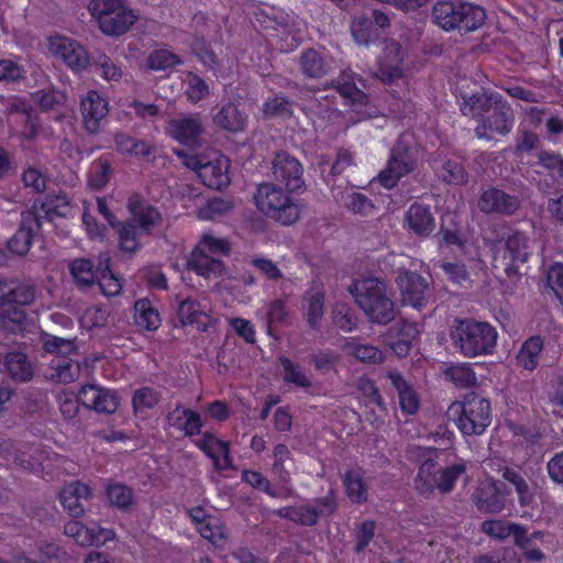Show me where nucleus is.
I'll use <instances>...</instances> for the list:
<instances>
[{
  "instance_id": "a19ab883",
  "label": "nucleus",
  "mask_w": 563,
  "mask_h": 563,
  "mask_svg": "<svg viewBox=\"0 0 563 563\" xmlns=\"http://www.w3.org/2000/svg\"><path fill=\"white\" fill-rule=\"evenodd\" d=\"M34 102H36L43 111L53 110L56 106L62 104L66 100V95L56 89H42L32 93Z\"/></svg>"
},
{
  "instance_id": "c03bdc74",
  "label": "nucleus",
  "mask_w": 563,
  "mask_h": 563,
  "mask_svg": "<svg viewBox=\"0 0 563 563\" xmlns=\"http://www.w3.org/2000/svg\"><path fill=\"white\" fill-rule=\"evenodd\" d=\"M279 363L284 369V380L297 386L308 388L311 386L309 378L301 372L300 367L294 364L289 358L282 356Z\"/></svg>"
},
{
  "instance_id": "4d7b16f0",
  "label": "nucleus",
  "mask_w": 563,
  "mask_h": 563,
  "mask_svg": "<svg viewBox=\"0 0 563 563\" xmlns=\"http://www.w3.org/2000/svg\"><path fill=\"white\" fill-rule=\"evenodd\" d=\"M44 350L48 353H57L58 356H65L76 351V345L74 340L49 335L44 341Z\"/></svg>"
},
{
  "instance_id": "ddd939ff",
  "label": "nucleus",
  "mask_w": 563,
  "mask_h": 563,
  "mask_svg": "<svg viewBox=\"0 0 563 563\" xmlns=\"http://www.w3.org/2000/svg\"><path fill=\"white\" fill-rule=\"evenodd\" d=\"M419 333L418 323L401 320L391 325L387 332L383 334V340L397 356L405 357L409 354L412 342L417 339Z\"/></svg>"
},
{
  "instance_id": "f8f14e48",
  "label": "nucleus",
  "mask_w": 563,
  "mask_h": 563,
  "mask_svg": "<svg viewBox=\"0 0 563 563\" xmlns=\"http://www.w3.org/2000/svg\"><path fill=\"white\" fill-rule=\"evenodd\" d=\"M477 207L486 214L512 216L520 209L521 200L517 195L490 187L481 194Z\"/></svg>"
},
{
  "instance_id": "5fc2aeb1",
  "label": "nucleus",
  "mask_w": 563,
  "mask_h": 563,
  "mask_svg": "<svg viewBox=\"0 0 563 563\" xmlns=\"http://www.w3.org/2000/svg\"><path fill=\"white\" fill-rule=\"evenodd\" d=\"M291 104L288 98L276 96L264 104V113L267 117H290Z\"/></svg>"
},
{
  "instance_id": "4c0bfd02",
  "label": "nucleus",
  "mask_w": 563,
  "mask_h": 563,
  "mask_svg": "<svg viewBox=\"0 0 563 563\" xmlns=\"http://www.w3.org/2000/svg\"><path fill=\"white\" fill-rule=\"evenodd\" d=\"M117 233L119 246L122 251L134 254L139 250L137 229L134 222H125L123 225H119Z\"/></svg>"
},
{
  "instance_id": "9d476101",
  "label": "nucleus",
  "mask_w": 563,
  "mask_h": 563,
  "mask_svg": "<svg viewBox=\"0 0 563 563\" xmlns=\"http://www.w3.org/2000/svg\"><path fill=\"white\" fill-rule=\"evenodd\" d=\"M303 168L300 162L286 151H278L272 161L274 179L283 184L289 192H300L305 189Z\"/></svg>"
},
{
  "instance_id": "bb28decb",
  "label": "nucleus",
  "mask_w": 563,
  "mask_h": 563,
  "mask_svg": "<svg viewBox=\"0 0 563 563\" xmlns=\"http://www.w3.org/2000/svg\"><path fill=\"white\" fill-rule=\"evenodd\" d=\"M177 316L181 327L187 324L196 325L200 331H207V322L202 319L209 317L201 310L200 303L191 298H186L179 302Z\"/></svg>"
},
{
  "instance_id": "de8ad7c7",
  "label": "nucleus",
  "mask_w": 563,
  "mask_h": 563,
  "mask_svg": "<svg viewBox=\"0 0 563 563\" xmlns=\"http://www.w3.org/2000/svg\"><path fill=\"white\" fill-rule=\"evenodd\" d=\"M464 464H454L442 470L439 477H437V487L444 494L450 493L456 479L465 472Z\"/></svg>"
},
{
  "instance_id": "603ef678",
  "label": "nucleus",
  "mask_w": 563,
  "mask_h": 563,
  "mask_svg": "<svg viewBox=\"0 0 563 563\" xmlns=\"http://www.w3.org/2000/svg\"><path fill=\"white\" fill-rule=\"evenodd\" d=\"M286 518H288L291 521L298 522L302 526H314L319 520L316 507L312 506L288 508Z\"/></svg>"
},
{
  "instance_id": "bf43d9fd",
  "label": "nucleus",
  "mask_w": 563,
  "mask_h": 563,
  "mask_svg": "<svg viewBox=\"0 0 563 563\" xmlns=\"http://www.w3.org/2000/svg\"><path fill=\"white\" fill-rule=\"evenodd\" d=\"M125 7L123 0H92L89 4V10L93 16L99 20L110 13L117 12L119 9Z\"/></svg>"
},
{
  "instance_id": "4be33fe9",
  "label": "nucleus",
  "mask_w": 563,
  "mask_h": 563,
  "mask_svg": "<svg viewBox=\"0 0 563 563\" xmlns=\"http://www.w3.org/2000/svg\"><path fill=\"white\" fill-rule=\"evenodd\" d=\"M80 375V366L66 356H55L45 374L47 379L58 384H69L76 380Z\"/></svg>"
},
{
  "instance_id": "49530a36",
  "label": "nucleus",
  "mask_w": 563,
  "mask_h": 563,
  "mask_svg": "<svg viewBox=\"0 0 563 563\" xmlns=\"http://www.w3.org/2000/svg\"><path fill=\"white\" fill-rule=\"evenodd\" d=\"M445 375L460 387H470L476 384L474 371L465 364L450 366L445 371Z\"/></svg>"
},
{
  "instance_id": "393cba45",
  "label": "nucleus",
  "mask_w": 563,
  "mask_h": 563,
  "mask_svg": "<svg viewBox=\"0 0 563 563\" xmlns=\"http://www.w3.org/2000/svg\"><path fill=\"white\" fill-rule=\"evenodd\" d=\"M187 267L203 277L221 275L225 268L224 263L221 260H218L196 247L187 262Z\"/></svg>"
},
{
  "instance_id": "13d9d810",
  "label": "nucleus",
  "mask_w": 563,
  "mask_h": 563,
  "mask_svg": "<svg viewBox=\"0 0 563 563\" xmlns=\"http://www.w3.org/2000/svg\"><path fill=\"white\" fill-rule=\"evenodd\" d=\"M547 285L549 289L555 295V297L563 305V265H552L547 275Z\"/></svg>"
},
{
  "instance_id": "f704fd0d",
  "label": "nucleus",
  "mask_w": 563,
  "mask_h": 563,
  "mask_svg": "<svg viewBox=\"0 0 563 563\" xmlns=\"http://www.w3.org/2000/svg\"><path fill=\"white\" fill-rule=\"evenodd\" d=\"M439 177L449 185L461 186L467 183L468 175L464 166L456 161H446L439 169Z\"/></svg>"
},
{
  "instance_id": "6ab92c4d",
  "label": "nucleus",
  "mask_w": 563,
  "mask_h": 563,
  "mask_svg": "<svg viewBox=\"0 0 563 563\" xmlns=\"http://www.w3.org/2000/svg\"><path fill=\"white\" fill-rule=\"evenodd\" d=\"M406 221L409 229L419 236H428L435 228L430 208L417 202L407 210Z\"/></svg>"
},
{
  "instance_id": "6e6d98bb",
  "label": "nucleus",
  "mask_w": 563,
  "mask_h": 563,
  "mask_svg": "<svg viewBox=\"0 0 563 563\" xmlns=\"http://www.w3.org/2000/svg\"><path fill=\"white\" fill-rule=\"evenodd\" d=\"M375 527L376 525L373 520H365L357 526L355 531L356 544L354 547V551L356 553L363 552L373 540L375 536Z\"/></svg>"
},
{
  "instance_id": "680f3d73",
  "label": "nucleus",
  "mask_w": 563,
  "mask_h": 563,
  "mask_svg": "<svg viewBox=\"0 0 563 563\" xmlns=\"http://www.w3.org/2000/svg\"><path fill=\"white\" fill-rule=\"evenodd\" d=\"M345 206L353 213L364 216L369 214L374 209V206L371 202V200L366 196L358 192H353L349 195L345 200Z\"/></svg>"
},
{
  "instance_id": "2f4dec72",
  "label": "nucleus",
  "mask_w": 563,
  "mask_h": 563,
  "mask_svg": "<svg viewBox=\"0 0 563 563\" xmlns=\"http://www.w3.org/2000/svg\"><path fill=\"white\" fill-rule=\"evenodd\" d=\"M37 202L36 213L43 211L42 219L53 221L54 217H65L68 209V199L65 195H47L43 200H35Z\"/></svg>"
},
{
  "instance_id": "6e6552de",
  "label": "nucleus",
  "mask_w": 563,
  "mask_h": 563,
  "mask_svg": "<svg viewBox=\"0 0 563 563\" xmlns=\"http://www.w3.org/2000/svg\"><path fill=\"white\" fill-rule=\"evenodd\" d=\"M417 151L409 136L402 134L391 148L387 166L378 175L379 183L387 189L394 188L399 179L417 167Z\"/></svg>"
},
{
  "instance_id": "f03ea898",
  "label": "nucleus",
  "mask_w": 563,
  "mask_h": 563,
  "mask_svg": "<svg viewBox=\"0 0 563 563\" xmlns=\"http://www.w3.org/2000/svg\"><path fill=\"white\" fill-rule=\"evenodd\" d=\"M37 295L30 280L0 279V330L16 333L24 329L26 312L21 308L31 305Z\"/></svg>"
},
{
  "instance_id": "338daca9",
  "label": "nucleus",
  "mask_w": 563,
  "mask_h": 563,
  "mask_svg": "<svg viewBox=\"0 0 563 563\" xmlns=\"http://www.w3.org/2000/svg\"><path fill=\"white\" fill-rule=\"evenodd\" d=\"M482 531L486 534L504 540L511 536V523H504L500 520H485L482 523Z\"/></svg>"
},
{
  "instance_id": "412c9836",
  "label": "nucleus",
  "mask_w": 563,
  "mask_h": 563,
  "mask_svg": "<svg viewBox=\"0 0 563 563\" xmlns=\"http://www.w3.org/2000/svg\"><path fill=\"white\" fill-rule=\"evenodd\" d=\"M4 368L8 375L18 383H27L34 376V368L26 354L9 352L4 356Z\"/></svg>"
},
{
  "instance_id": "dca6fc26",
  "label": "nucleus",
  "mask_w": 563,
  "mask_h": 563,
  "mask_svg": "<svg viewBox=\"0 0 563 563\" xmlns=\"http://www.w3.org/2000/svg\"><path fill=\"white\" fill-rule=\"evenodd\" d=\"M55 46V53L59 56L71 69L81 71L90 66L91 55H88L86 49L77 42L70 38H59Z\"/></svg>"
},
{
  "instance_id": "864d4df0",
  "label": "nucleus",
  "mask_w": 563,
  "mask_h": 563,
  "mask_svg": "<svg viewBox=\"0 0 563 563\" xmlns=\"http://www.w3.org/2000/svg\"><path fill=\"white\" fill-rule=\"evenodd\" d=\"M98 404L95 405L93 409L98 413L111 415L115 412L119 407L120 398L115 390L101 388Z\"/></svg>"
},
{
  "instance_id": "5701e85b",
  "label": "nucleus",
  "mask_w": 563,
  "mask_h": 563,
  "mask_svg": "<svg viewBox=\"0 0 563 563\" xmlns=\"http://www.w3.org/2000/svg\"><path fill=\"white\" fill-rule=\"evenodd\" d=\"M297 63L305 78L320 79L328 74L329 66L323 55L314 48L305 49Z\"/></svg>"
},
{
  "instance_id": "72a5a7b5",
  "label": "nucleus",
  "mask_w": 563,
  "mask_h": 563,
  "mask_svg": "<svg viewBox=\"0 0 563 563\" xmlns=\"http://www.w3.org/2000/svg\"><path fill=\"white\" fill-rule=\"evenodd\" d=\"M90 68L95 73H101L107 80H119L122 76L120 67H118L109 56L98 52L91 55Z\"/></svg>"
},
{
  "instance_id": "69168bd1",
  "label": "nucleus",
  "mask_w": 563,
  "mask_h": 563,
  "mask_svg": "<svg viewBox=\"0 0 563 563\" xmlns=\"http://www.w3.org/2000/svg\"><path fill=\"white\" fill-rule=\"evenodd\" d=\"M24 70L14 62L0 60V82L11 84L23 78Z\"/></svg>"
},
{
  "instance_id": "c9c22d12",
  "label": "nucleus",
  "mask_w": 563,
  "mask_h": 563,
  "mask_svg": "<svg viewBox=\"0 0 563 563\" xmlns=\"http://www.w3.org/2000/svg\"><path fill=\"white\" fill-rule=\"evenodd\" d=\"M352 34L357 43L366 45L377 37L372 19L365 15L354 19L352 24Z\"/></svg>"
},
{
  "instance_id": "a18cd8bd",
  "label": "nucleus",
  "mask_w": 563,
  "mask_h": 563,
  "mask_svg": "<svg viewBox=\"0 0 563 563\" xmlns=\"http://www.w3.org/2000/svg\"><path fill=\"white\" fill-rule=\"evenodd\" d=\"M158 401V393L148 387H143L134 393L132 405L136 413H142L147 409L154 408Z\"/></svg>"
},
{
  "instance_id": "052dcab7",
  "label": "nucleus",
  "mask_w": 563,
  "mask_h": 563,
  "mask_svg": "<svg viewBox=\"0 0 563 563\" xmlns=\"http://www.w3.org/2000/svg\"><path fill=\"white\" fill-rule=\"evenodd\" d=\"M336 90L343 98L347 99L352 106H363L366 102L367 96L353 82H339Z\"/></svg>"
},
{
  "instance_id": "a878e982",
  "label": "nucleus",
  "mask_w": 563,
  "mask_h": 563,
  "mask_svg": "<svg viewBox=\"0 0 563 563\" xmlns=\"http://www.w3.org/2000/svg\"><path fill=\"white\" fill-rule=\"evenodd\" d=\"M473 500L484 514H498L505 508L504 500L496 494L495 483H483L473 494Z\"/></svg>"
},
{
  "instance_id": "f3484780",
  "label": "nucleus",
  "mask_w": 563,
  "mask_h": 563,
  "mask_svg": "<svg viewBox=\"0 0 563 563\" xmlns=\"http://www.w3.org/2000/svg\"><path fill=\"white\" fill-rule=\"evenodd\" d=\"M213 123L229 133H239L245 129L246 115L242 113L235 102L222 104L212 118Z\"/></svg>"
},
{
  "instance_id": "39448f33",
  "label": "nucleus",
  "mask_w": 563,
  "mask_h": 563,
  "mask_svg": "<svg viewBox=\"0 0 563 563\" xmlns=\"http://www.w3.org/2000/svg\"><path fill=\"white\" fill-rule=\"evenodd\" d=\"M432 22L450 32L460 30L473 32L481 27L486 19L483 8L461 0H438L431 12Z\"/></svg>"
},
{
  "instance_id": "3c124183",
  "label": "nucleus",
  "mask_w": 563,
  "mask_h": 563,
  "mask_svg": "<svg viewBox=\"0 0 563 563\" xmlns=\"http://www.w3.org/2000/svg\"><path fill=\"white\" fill-rule=\"evenodd\" d=\"M196 249H200L209 255H228L231 251L230 244L223 239H217L205 234Z\"/></svg>"
},
{
  "instance_id": "7c9ffc66",
  "label": "nucleus",
  "mask_w": 563,
  "mask_h": 563,
  "mask_svg": "<svg viewBox=\"0 0 563 563\" xmlns=\"http://www.w3.org/2000/svg\"><path fill=\"white\" fill-rule=\"evenodd\" d=\"M543 347V340L541 336L529 338L521 346L517 362L525 369L533 371L539 363V355Z\"/></svg>"
},
{
  "instance_id": "8fccbe9b",
  "label": "nucleus",
  "mask_w": 563,
  "mask_h": 563,
  "mask_svg": "<svg viewBox=\"0 0 563 563\" xmlns=\"http://www.w3.org/2000/svg\"><path fill=\"white\" fill-rule=\"evenodd\" d=\"M107 496L113 506L121 509L129 508L133 499L132 490L122 484L110 485L107 489Z\"/></svg>"
},
{
  "instance_id": "cd10ccee",
  "label": "nucleus",
  "mask_w": 563,
  "mask_h": 563,
  "mask_svg": "<svg viewBox=\"0 0 563 563\" xmlns=\"http://www.w3.org/2000/svg\"><path fill=\"white\" fill-rule=\"evenodd\" d=\"M69 273L80 289L91 288L97 280L98 273L95 272V264L89 258H75L68 265Z\"/></svg>"
},
{
  "instance_id": "2eb2a0df",
  "label": "nucleus",
  "mask_w": 563,
  "mask_h": 563,
  "mask_svg": "<svg viewBox=\"0 0 563 563\" xmlns=\"http://www.w3.org/2000/svg\"><path fill=\"white\" fill-rule=\"evenodd\" d=\"M81 114L84 117L85 129L93 134L99 130V122L108 113V102L97 91H89L87 97L80 103Z\"/></svg>"
},
{
  "instance_id": "20e7f679",
  "label": "nucleus",
  "mask_w": 563,
  "mask_h": 563,
  "mask_svg": "<svg viewBox=\"0 0 563 563\" xmlns=\"http://www.w3.org/2000/svg\"><path fill=\"white\" fill-rule=\"evenodd\" d=\"M461 111L464 115H472L479 121H485L490 131L503 135L511 131L512 109L498 93H473L464 98Z\"/></svg>"
},
{
  "instance_id": "a211bd4d",
  "label": "nucleus",
  "mask_w": 563,
  "mask_h": 563,
  "mask_svg": "<svg viewBox=\"0 0 563 563\" xmlns=\"http://www.w3.org/2000/svg\"><path fill=\"white\" fill-rule=\"evenodd\" d=\"M90 495L89 486L77 481L66 485L60 490L59 499L71 517H79L85 512L81 500L88 499Z\"/></svg>"
},
{
  "instance_id": "423d86ee",
  "label": "nucleus",
  "mask_w": 563,
  "mask_h": 563,
  "mask_svg": "<svg viewBox=\"0 0 563 563\" xmlns=\"http://www.w3.org/2000/svg\"><path fill=\"white\" fill-rule=\"evenodd\" d=\"M254 199L261 212L283 225L294 224L300 218L299 205L276 184H260Z\"/></svg>"
},
{
  "instance_id": "37998d69",
  "label": "nucleus",
  "mask_w": 563,
  "mask_h": 563,
  "mask_svg": "<svg viewBox=\"0 0 563 563\" xmlns=\"http://www.w3.org/2000/svg\"><path fill=\"white\" fill-rule=\"evenodd\" d=\"M179 63V57L167 49H156L146 59L148 68L153 70H164Z\"/></svg>"
},
{
  "instance_id": "e2e57ef3",
  "label": "nucleus",
  "mask_w": 563,
  "mask_h": 563,
  "mask_svg": "<svg viewBox=\"0 0 563 563\" xmlns=\"http://www.w3.org/2000/svg\"><path fill=\"white\" fill-rule=\"evenodd\" d=\"M133 219L134 222L139 223L142 230L150 232L153 227L158 224L161 220V213L156 208L152 206H145V208L140 213L133 217Z\"/></svg>"
},
{
  "instance_id": "58836bf2",
  "label": "nucleus",
  "mask_w": 563,
  "mask_h": 563,
  "mask_svg": "<svg viewBox=\"0 0 563 563\" xmlns=\"http://www.w3.org/2000/svg\"><path fill=\"white\" fill-rule=\"evenodd\" d=\"M349 354L363 363L379 364L384 361V354L375 346L352 343L346 346Z\"/></svg>"
},
{
  "instance_id": "ea45409f",
  "label": "nucleus",
  "mask_w": 563,
  "mask_h": 563,
  "mask_svg": "<svg viewBox=\"0 0 563 563\" xmlns=\"http://www.w3.org/2000/svg\"><path fill=\"white\" fill-rule=\"evenodd\" d=\"M347 497L356 504L366 501L367 493L362 477L353 472H347L344 478Z\"/></svg>"
},
{
  "instance_id": "aec40b11",
  "label": "nucleus",
  "mask_w": 563,
  "mask_h": 563,
  "mask_svg": "<svg viewBox=\"0 0 563 563\" xmlns=\"http://www.w3.org/2000/svg\"><path fill=\"white\" fill-rule=\"evenodd\" d=\"M136 16L133 11L123 7L110 15H106L98 20L100 30L107 35L119 36L124 34L132 24H134Z\"/></svg>"
},
{
  "instance_id": "0eeeda50",
  "label": "nucleus",
  "mask_w": 563,
  "mask_h": 563,
  "mask_svg": "<svg viewBox=\"0 0 563 563\" xmlns=\"http://www.w3.org/2000/svg\"><path fill=\"white\" fill-rule=\"evenodd\" d=\"M449 413L457 416L455 423L464 435H479L490 423V402L474 391L466 393L461 401H454Z\"/></svg>"
},
{
  "instance_id": "4468645a",
  "label": "nucleus",
  "mask_w": 563,
  "mask_h": 563,
  "mask_svg": "<svg viewBox=\"0 0 563 563\" xmlns=\"http://www.w3.org/2000/svg\"><path fill=\"white\" fill-rule=\"evenodd\" d=\"M505 258H509L505 273L508 277L519 275V263H526L530 256L528 238L523 233L515 231L505 240Z\"/></svg>"
},
{
  "instance_id": "09e8293b",
  "label": "nucleus",
  "mask_w": 563,
  "mask_h": 563,
  "mask_svg": "<svg viewBox=\"0 0 563 563\" xmlns=\"http://www.w3.org/2000/svg\"><path fill=\"white\" fill-rule=\"evenodd\" d=\"M231 208L232 205L230 201L221 198H213L208 200V202L199 209L198 216L203 220H214L216 218L229 212Z\"/></svg>"
},
{
  "instance_id": "e433bc0d",
  "label": "nucleus",
  "mask_w": 563,
  "mask_h": 563,
  "mask_svg": "<svg viewBox=\"0 0 563 563\" xmlns=\"http://www.w3.org/2000/svg\"><path fill=\"white\" fill-rule=\"evenodd\" d=\"M112 173L111 164L103 158L97 159L89 174V186L95 190H100L109 183Z\"/></svg>"
},
{
  "instance_id": "b1692460",
  "label": "nucleus",
  "mask_w": 563,
  "mask_h": 563,
  "mask_svg": "<svg viewBox=\"0 0 563 563\" xmlns=\"http://www.w3.org/2000/svg\"><path fill=\"white\" fill-rule=\"evenodd\" d=\"M202 132L198 115H189L170 121V134L183 144L194 143Z\"/></svg>"
},
{
  "instance_id": "c756f323",
  "label": "nucleus",
  "mask_w": 563,
  "mask_h": 563,
  "mask_svg": "<svg viewBox=\"0 0 563 563\" xmlns=\"http://www.w3.org/2000/svg\"><path fill=\"white\" fill-rule=\"evenodd\" d=\"M134 323L146 331L156 330L161 324L159 313L153 308L147 298H142L134 303Z\"/></svg>"
},
{
  "instance_id": "1a4fd4ad",
  "label": "nucleus",
  "mask_w": 563,
  "mask_h": 563,
  "mask_svg": "<svg viewBox=\"0 0 563 563\" xmlns=\"http://www.w3.org/2000/svg\"><path fill=\"white\" fill-rule=\"evenodd\" d=\"M400 302L422 310L429 303L432 291L428 280L416 272L400 271L396 277Z\"/></svg>"
},
{
  "instance_id": "774afa93",
  "label": "nucleus",
  "mask_w": 563,
  "mask_h": 563,
  "mask_svg": "<svg viewBox=\"0 0 563 563\" xmlns=\"http://www.w3.org/2000/svg\"><path fill=\"white\" fill-rule=\"evenodd\" d=\"M22 181L25 187L32 188L35 192H43L46 188V177L33 167L23 173Z\"/></svg>"
},
{
  "instance_id": "79ce46f5",
  "label": "nucleus",
  "mask_w": 563,
  "mask_h": 563,
  "mask_svg": "<svg viewBox=\"0 0 563 563\" xmlns=\"http://www.w3.org/2000/svg\"><path fill=\"white\" fill-rule=\"evenodd\" d=\"M187 90L186 96L191 102H199L210 93L209 85L198 75L189 73L187 75Z\"/></svg>"
},
{
  "instance_id": "c85d7f7f",
  "label": "nucleus",
  "mask_w": 563,
  "mask_h": 563,
  "mask_svg": "<svg viewBox=\"0 0 563 563\" xmlns=\"http://www.w3.org/2000/svg\"><path fill=\"white\" fill-rule=\"evenodd\" d=\"M202 183L214 189H221L229 185L228 164L225 161L206 162L199 172Z\"/></svg>"
},
{
  "instance_id": "7ed1b4c3",
  "label": "nucleus",
  "mask_w": 563,
  "mask_h": 563,
  "mask_svg": "<svg viewBox=\"0 0 563 563\" xmlns=\"http://www.w3.org/2000/svg\"><path fill=\"white\" fill-rule=\"evenodd\" d=\"M453 346L465 357L493 354L497 343L496 329L474 318L455 319L450 329Z\"/></svg>"
},
{
  "instance_id": "f257e3e1",
  "label": "nucleus",
  "mask_w": 563,
  "mask_h": 563,
  "mask_svg": "<svg viewBox=\"0 0 563 563\" xmlns=\"http://www.w3.org/2000/svg\"><path fill=\"white\" fill-rule=\"evenodd\" d=\"M347 289L369 322L386 325L396 318L393 292L383 279L363 278L353 282Z\"/></svg>"
},
{
  "instance_id": "0e129e2a",
  "label": "nucleus",
  "mask_w": 563,
  "mask_h": 563,
  "mask_svg": "<svg viewBox=\"0 0 563 563\" xmlns=\"http://www.w3.org/2000/svg\"><path fill=\"white\" fill-rule=\"evenodd\" d=\"M539 164L549 172H556L563 178V157L560 154L541 151L537 154Z\"/></svg>"
},
{
  "instance_id": "473e14b6",
  "label": "nucleus",
  "mask_w": 563,
  "mask_h": 563,
  "mask_svg": "<svg viewBox=\"0 0 563 563\" xmlns=\"http://www.w3.org/2000/svg\"><path fill=\"white\" fill-rule=\"evenodd\" d=\"M306 318L312 329H318L324 313V295L320 291L306 295Z\"/></svg>"
},
{
  "instance_id": "9b49d317",
  "label": "nucleus",
  "mask_w": 563,
  "mask_h": 563,
  "mask_svg": "<svg viewBox=\"0 0 563 563\" xmlns=\"http://www.w3.org/2000/svg\"><path fill=\"white\" fill-rule=\"evenodd\" d=\"M37 202L32 208L21 213L20 228L8 241L11 252L16 255H25L32 245L33 238L42 228V217L36 213Z\"/></svg>"
}]
</instances>
